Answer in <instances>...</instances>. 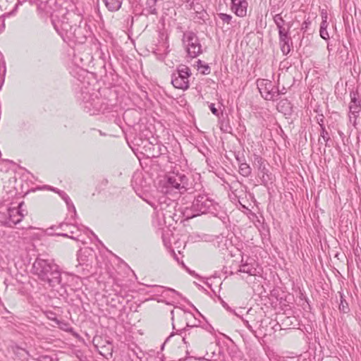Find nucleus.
Wrapping results in <instances>:
<instances>
[{"label":"nucleus","instance_id":"obj_19","mask_svg":"<svg viewBox=\"0 0 361 361\" xmlns=\"http://www.w3.org/2000/svg\"><path fill=\"white\" fill-rule=\"evenodd\" d=\"M185 319L186 320V325L188 326L191 327H197L198 326V324L200 323V321L197 320L194 315L190 312H186L185 313Z\"/></svg>","mask_w":361,"mask_h":361},{"label":"nucleus","instance_id":"obj_40","mask_svg":"<svg viewBox=\"0 0 361 361\" xmlns=\"http://www.w3.org/2000/svg\"><path fill=\"white\" fill-rule=\"evenodd\" d=\"M279 92H280V95L286 94V88L283 87L281 90H279Z\"/></svg>","mask_w":361,"mask_h":361},{"label":"nucleus","instance_id":"obj_31","mask_svg":"<svg viewBox=\"0 0 361 361\" xmlns=\"http://www.w3.org/2000/svg\"><path fill=\"white\" fill-rule=\"evenodd\" d=\"M319 33H320V36L322 39H328L329 38V33H328L326 29H325V30L320 29Z\"/></svg>","mask_w":361,"mask_h":361},{"label":"nucleus","instance_id":"obj_3","mask_svg":"<svg viewBox=\"0 0 361 361\" xmlns=\"http://www.w3.org/2000/svg\"><path fill=\"white\" fill-rule=\"evenodd\" d=\"M218 207V204L207 195L202 194L195 198L190 208H185L183 215L186 219H192L207 213L216 216Z\"/></svg>","mask_w":361,"mask_h":361},{"label":"nucleus","instance_id":"obj_35","mask_svg":"<svg viewBox=\"0 0 361 361\" xmlns=\"http://www.w3.org/2000/svg\"><path fill=\"white\" fill-rule=\"evenodd\" d=\"M245 326L250 332H252V334H255V330L253 329V328L252 327V326L249 324V322L247 321L245 322Z\"/></svg>","mask_w":361,"mask_h":361},{"label":"nucleus","instance_id":"obj_6","mask_svg":"<svg viewBox=\"0 0 361 361\" xmlns=\"http://www.w3.org/2000/svg\"><path fill=\"white\" fill-rule=\"evenodd\" d=\"M257 88L266 100L274 101L280 96L279 89L275 87L271 80L267 79H259L257 81Z\"/></svg>","mask_w":361,"mask_h":361},{"label":"nucleus","instance_id":"obj_22","mask_svg":"<svg viewBox=\"0 0 361 361\" xmlns=\"http://www.w3.org/2000/svg\"><path fill=\"white\" fill-rule=\"evenodd\" d=\"M291 25L288 23H287V25L282 26L280 27H278L279 30V37H287L290 35V29Z\"/></svg>","mask_w":361,"mask_h":361},{"label":"nucleus","instance_id":"obj_12","mask_svg":"<svg viewBox=\"0 0 361 361\" xmlns=\"http://www.w3.org/2000/svg\"><path fill=\"white\" fill-rule=\"evenodd\" d=\"M242 264L239 267V269L238 272H241L244 274H247L248 276H257L258 274V271L257 269V264L255 261L247 262H245L243 263V260L242 259Z\"/></svg>","mask_w":361,"mask_h":361},{"label":"nucleus","instance_id":"obj_39","mask_svg":"<svg viewBox=\"0 0 361 361\" xmlns=\"http://www.w3.org/2000/svg\"><path fill=\"white\" fill-rule=\"evenodd\" d=\"M167 290L171 291V292H172V293H175V294H176V295H179V293H178V292H177L176 290H174V289H173V288H167Z\"/></svg>","mask_w":361,"mask_h":361},{"label":"nucleus","instance_id":"obj_11","mask_svg":"<svg viewBox=\"0 0 361 361\" xmlns=\"http://www.w3.org/2000/svg\"><path fill=\"white\" fill-rule=\"evenodd\" d=\"M248 4L246 0H231V10L238 17L247 15Z\"/></svg>","mask_w":361,"mask_h":361},{"label":"nucleus","instance_id":"obj_18","mask_svg":"<svg viewBox=\"0 0 361 361\" xmlns=\"http://www.w3.org/2000/svg\"><path fill=\"white\" fill-rule=\"evenodd\" d=\"M103 1L109 11H116L121 8L123 0H103Z\"/></svg>","mask_w":361,"mask_h":361},{"label":"nucleus","instance_id":"obj_36","mask_svg":"<svg viewBox=\"0 0 361 361\" xmlns=\"http://www.w3.org/2000/svg\"><path fill=\"white\" fill-rule=\"evenodd\" d=\"M310 24V22L305 21L302 25V30H306L308 27V25Z\"/></svg>","mask_w":361,"mask_h":361},{"label":"nucleus","instance_id":"obj_37","mask_svg":"<svg viewBox=\"0 0 361 361\" xmlns=\"http://www.w3.org/2000/svg\"><path fill=\"white\" fill-rule=\"evenodd\" d=\"M52 234L58 236L68 237V234L66 233H54Z\"/></svg>","mask_w":361,"mask_h":361},{"label":"nucleus","instance_id":"obj_23","mask_svg":"<svg viewBox=\"0 0 361 361\" xmlns=\"http://www.w3.org/2000/svg\"><path fill=\"white\" fill-rule=\"evenodd\" d=\"M159 0H147V1L146 4L147 6V8H148L149 13H151V14L157 13L156 5H157V2Z\"/></svg>","mask_w":361,"mask_h":361},{"label":"nucleus","instance_id":"obj_10","mask_svg":"<svg viewBox=\"0 0 361 361\" xmlns=\"http://www.w3.org/2000/svg\"><path fill=\"white\" fill-rule=\"evenodd\" d=\"M252 165L258 171V176H260L263 183L267 182L270 180L269 169L267 168V162L262 157L257 154H254V159Z\"/></svg>","mask_w":361,"mask_h":361},{"label":"nucleus","instance_id":"obj_42","mask_svg":"<svg viewBox=\"0 0 361 361\" xmlns=\"http://www.w3.org/2000/svg\"><path fill=\"white\" fill-rule=\"evenodd\" d=\"M61 328L64 329L65 331H68L67 325L66 324H63V326H61Z\"/></svg>","mask_w":361,"mask_h":361},{"label":"nucleus","instance_id":"obj_30","mask_svg":"<svg viewBox=\"0 0 361 361\" xmlns=\"http://www.w3.org/2000/svg\"><path fill=\"white\" fill-rule=\"evenodd\" d=\"M49 188L53 191L57 192L60 196L63 198V200L65 201V202L68 204V198L66 197V194L65 192H59L57 191L55 188H51V187H49Z\"/></svg>","mask_w":361,"mask_h":361},{"label":"nucleus","instance_id":"obj_8","mask_svg":"<svg viewBox=\"0 0 361 361\" xmlns=\"http://www.w3.org/2000/svg\"><path fill=\"white\" fill-rule=\"evenodd\" d=\"M66 14L67 11L63 12L61 10L56 11L52 17V24L64 42H66V37L68 32V18Z\"/></svg>","mask_w":361,"mask_h":361},{"label":"nucleus","instance_id":"obj_28","mask_svg":"<svg viewBox=\"0 0 361 361\" xmlns=\"http://www.w3.org/2000/svg\"><path fill=\"white\" fill-rule=\"evenodd\" d=\"M69 335H71L73 337L78 340L79 343H81L82 345H85L84 340L81 338L80 335L76 332L73 331L72 329L69 328Z\"/></svg>","mask_w":361,"mask_h":361},{"label":"nucleus","instance_id":"obj_1","mask_svg":"<svg viewBox=\"0 0 361 361\" xmlns=\"http://www.w3.org/2000/svg\"><path fill=\"white\" fill-rule=\"evenodd\" d=\"M32 273L42 281L54 287L61 283V272L56 264L37 257L32 264Z\"/></svg>","mask_w":361,"mask_h":361},{"label":"nucleus","instance_id":"obj_16","mask_svg":"<svg viewBox=\"0 0 361 361\" xmlns=\"http://www.w3.org/2000/svg\"><path fill=\"white\" fill-rule=\"evenodd\" d=\"M236 159L239 163V173L244 177H248L252 172V169L246 162H242L241 159L236 156Z\"/></svg>","mask_w":361,"mask_h":361},{"label":"nucleus","instance_id":"obj_21","mask_svg":"<svg viewBox=\"0 0 361 361\" xmlns=\"http://www.w3.org/2000/svg\"><path fill=\"white\" fill-rule=\"evenodd\" d=\"M71 357H75V361H87V357L84 355L81 350L73 349Z\"/></svg>","mask_w":361,"mask_h":361},{"label":"nucleus","instance_id":"obj_32","mask_svg":"<svg viewBox=\"0 0 361 361\" xmlns=\"http://www.w3.org/2000/svg\"><path fill=\"white\" fill-rule=\"evenodd\" d=\"M209 107V109L211 110V111L212 112V114H214L216 116L219 115L218 109L215 107L214 104H210Z\"/></svg>","mask_w":361,"mask_h":361},{"label":"nucleus","instance_id":"obj_5","mask_svg":"<svg viewBox=\"0 0 361 361\" xmlns=\"http://www.w3.org/2000/svg\"><path fill=\"white\" fill-rule=\"evenodd\" d=\"M191 71L185 65H180L171 75V84L175 88L186 90L189 88V78Z\"/></svg>","mask_w":361,"mask_h":361},{"label":"nucleus","instance_id":"obj_41","mask_svg":"<svg viewBox=\"0 0 361 361\" xmlns=\"http://www.w3.org/2000/svg\"><path fill=\"white\" fill-rule=\"evenodd\" d=\"M63 226H67L65 223H61L59 226H56V229L61 228Z\"/></svg>","mask_w":361,"mask_h":361},{"label":"nucleus","instance_id":"obj_14","mask_svg":"<svg viewBox=\"0 0 361 361\" xmlns=\"http://www.w3.org/2000/svg\"><path fill=\"white\" fill-rule=\"evenodd\" d=\"M350 103L349 106L350 111L352 114L356 116L361 111V101L358 99V92H351L350 94Z\"/></svg>","mask_w":361,"mask_h":361},{"label":"nucleus","instance_id":"obj_24","mask_svg":"<svg viewBox=\"0 0 361 361\" xmlns=\"http://www.w3.org/2000/svg\"><path fill=\"white\" fill-rule=\"evenodd\" d=\"M340 311L343 313H347L349 311L348 304L346 300L343 298V295L341 294V302L339 305Z\"/></svg>","mask_w":361,"mask_h":361},{"label":"nucleus","instance_id":"obj_34","mask_svg":"<svg viewBox=\"0 0 361 361\" xmlns=\"http://www.w3.org/2000/svg\"><path fill=\"white\" fill-rule=\"evenodd\" d=\"M71 213H73L74 214V216H76V209H75V207H74V205L73 204H70L69 203V214Z\"/></svg>","mask_w":361,"mask_h":361},{"label":"nucleus","instance_id":"obj_15","mask_svg":"<svg viewBox=\"0 0 361 361\" xmlns=\"http://www.w3.org/2000/svg\"><path fill=\"white\" fill-rule=\"evenodd\" d=\"M279 44L283 54L287 55L290 51V47L292 45L290 36L279 37Z\"/></svg>","mask_w":361,"mask_h":361},{"label":"nucleus","instance_id":"obj_29","mask_svg":"<svg viewBox=\"0 0 361 361\" xmlns=\"http://www.w3.org/2000/svg\"><path fill=\"white\" fill-rule=\"evenodd\" d=\"M328 27V22H327V16L322 15V21L320 25V29H327Z\"/></svg>","mask_w":361,"mask_h":361},{"label":"nucleus","instance_id":"obj_26","mask_svg":"<svg viewBox=\"0 0 361 361\" xmlns=\"http://www.w3.org/2000/svg\"><path fill=\"white\" fill-rule=\"evenodd\" d=\"M321 127V137L323 138L324 141L326 143L329 140L330 137L329 135L328 132L325 129V127L323 124H320Z\"/></svg>","mask_w":361,"mask_h":361},{"label":"nucleus","instance_id":"obj_9","mask_svg":"<svg viewBox=\"0 0 361 361\" xmlns=\"http://www.w3.org/2000/svg\"><path fill=\"white\" fill-rule=\"evenodd\" d=\"M101 107L100 99L97 96H88L87 94L83 96V109L85 112L90 115L97 114Z\"/></svg>","mask_w":361,"mask_h":361},{"label":"nucleus","instance_id":"obj_13","mask_svg":"<svg viewBox=\"0 0 361 361\" xmlns=\"http://www.w3.org/2000/svg\"><path fill=\"white\" fill-rule=\"evenodd\" d=\"M83 226H79L75 224L69 223V238L78 241L84 242L83 239Z\"/></svg>","mask_w":361,"mask_h":361},{"label":"nucleus","instance_id":"obj_20","mask_svg":"<svg viewBox=\"0 0 361 361\" xmlns=\"http://www.w3.org/2000/svg\"><path fill=\"white\" fill-rule=\"evenodd\" d=\"M273 20L277 27H280L282 26L287 25V23H286L285 20H283L281 13H276L273 16Z\"/></svg>","mask_w":361,"mask_h":361},{"label":"nucleus","instance_id":"obj_25","mask_svg":"<svg viewBox=\"0 0 361 361\" xmlns=\"http://www.w3.org/2000/svg\"><path fill=\"white\" fill-rule=\"evenodd\" d=\"M218 16H219V18L224 23H226V24H230L231 22V20L233 18L232 16L226 14V13H219Z\"/></svg>","mask_w":361,"mask_h":361},{"label":"nucleus","instance_id":"obj_43","mask_svg":"<svg viewBox=\"0 0 361 361\" xmlns=\"http://www.w3.org/2000/svg\"><path fill=\"white\" fill-rule=\"evenodd\" d=\"M99 133L100 135H102V136L106 135V134L104 133H102L101 130H99Z\"/></svg>","mask_w":361,"mask_h":361},{"label":"nucleus","instance_id":"obj_17","mask_svg":"<svg viewBox=\"0 0 361 361\" xmlns=\"http://www.w3.org/2000/svg\"><path fill=\"white\" fill-rule=\"evenodd\" d=\"M92 342L94 345L99 350L100 354L106 357L111 355V352H104V339L101 336H95Z\"/></svg>","mask_w":361,"mask_h":361},{"label":"nucleus","instance_id":"obj_45","mask_svg":"<svg viewBox=\"0 0 361 361\" xmlns=\"http://www.w3.org/2000/svg\"><path fill=\"white\" fill-rule=\"evenodd\" d=\"M54 321L55 322L59 323V321H58V320H56V317H54Z\"/></svg>","mask_w":361,"mask_h":361},{"label":"nucleus","instance_id":"obj_4","mask_svg":"<svg viewBox=\"0 0 361 361\" xmlns=\"http://www.w3.org/2000/svg\"><path fill=\"white\" fill-rule=\"evenodd\" d=\"M24 202L18 203V206L8 207L4 212H0V225L8 227L13 228L16 225L22 221L25 215L23 213V207Z\"/></svg>","mask_w":361,"mask_h":361},{"label":"nucleus","instance_id":"obj_38","mask_svg":"<svg viewBox=\"0 0 361 361\" xmlns=\"http://www.w3.org/2000/svg\"><path fill=\"white\" fill-rule=\"evenodd\" d=\"M173 255H174V259L178 262V263H181L183 264V266H184V263L182 261L181 262H180L179 261V259L178 257H177L176 254L175 252H173Z\"/></svg>","mask_w":361,"mask_h":361},{"label":"nucleus","instance_id":"obj_7","mask_svg":"<svg viewBox=\"0 0 361 361\" xmlns=\"http://www.w3.org/2000/svg\"><path fill=\"white\" fill-rule=\"evenodd\" d=\"M183 42L188 54L191 58H195L202 53L201 44L197 36L195 33L192 32L184 33Z\"/></svg>","mask_w":361,"mask_h":361},{"label":"nucleus","instance_id":"obj_33","mask_svg":"<svg viewBox=\"0 0 361 361\" xmlns=\"http://www.w3.org/2000/svg\"><path fill=\"white\" fill-rule=\"evenodd\" d=\"M37 361H52V358L50 356H41L37 359Z\"/></svg>","mask_w":361,"mask_h":361},{"label":"nucleus","instance_id":"obj_2","mask_svg":"<svg viewBox=\"0 0 361 361\" xmlns=\"http://www.w3.org/2000/svg\"><path fill=\"white\" fill-rule=\"evenodd\" d=\"M188 178L180 173H170L159 182V188L162 193L176 198L188 190Z\"/></svg>","mask_w":361,"mask_h":361},{"label":"nucleus","instance_id":"obj_27","mask_svg":"<svg viewBox=\"0 0 361 361\" xmlns=\"http://www.w3.org/2000/svg\"><path fill=\"white\" fill-rule=\"evenodd\" d=\"M203 68L201 73L204 75H208L210 73V68L208 65H202L200 60L198 61V69Z\"/></svg>","mask_w":361,"mask_h":361},{"label":"nucleus","instance_id":"obj_44","mask_svg":"<svg viewBox=\"0 0 361 361\" xmlns=\"http://www.w3.org/2000/svg\"><path fill=\"white\" fill-rule=\"evenodd\" d=\"M6 73V66H5V63H4V73Z\"/></svg>","mask_w":361,"mask_h":361}]
</instances>
